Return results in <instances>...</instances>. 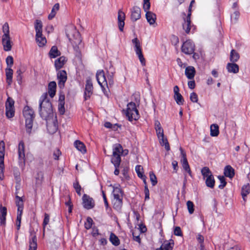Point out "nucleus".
<instances>
[{"mask_svg": "<svg viewBox=\"0 0 250 250\" xmlns=\"http://www.w3.org/2000/svg\"><path fill=\"white\" fill-rule=\"evenodd\" d=\"M195 74V69L193 66H188L186 68L185 75L188 79H192Z\"/></svg>", "mask_w": 250, "mask_h": 250, "instance_id": "obj_17", "label": "nucleus"}, {"mask_svg": "<svg viewBox=\"0 0 250 250\" xmlns=\"http://www.w3.org/2000/svg\"><path fill=\"white\" fill-rule=\"evenodd\" d=\"M64 104H59L58 110L61 115H63L65 112V108L64 106Z\"/></svg>", "mask_w": 250, "mask_h": 250, "instance_id": "obj_62", "label": "nucleus"}, {"mask_svg": "<svg viewBox=\"0 0 250 250\" xmlns=\"http://www.w3.org/2000/svg\"><path fill=\"white\" fill-rule=\"evenodd\" d=\"M125 114L130 121H136L139 119V112L134 103L130 102L127 104Z\"/></svg>", "mask_w": 250, "mask_h": 250, "instance_id": "obj_5", "label": "nucleus"}, {"mask_svg": "<svg viewBox=\"0 0 250 250\" xmlns=\"http://www.w3.org/2000/svg\"><path fill=\"white\" fill-rule=\"evenodd\" d=\"M4 163H0V180H2L4 179Z\"/></svg>", "mask_w": 250, "mask_h": 250, "instance_id": "obj_60", "label": "nucleus"}, {"mask_svg": "<svg viewBox=\"0 0 250 250\" xmlns=\"http://www.w3.org/2000/svg\"><path fill=\"white\" fill-rule=\"evenodd\" d=\"M190 100L193 103H197L198 102V96L195 92H192L190 95Z\"/></svg>", "mask_w": 250, "mask_h": 250, "instance_id": "obj_61", "label": "nucleus"}, {"mask_svg": "<svg viewBox=\"0 0 250 250\" xmlns=\"http://www.w3.org/2000/svg\"><path fill=\"white\" fill-rule=\"evenodd\" d=\"M239 16V12L237 10H235L231 16V20L234 21V22H236L238 20Z\"/></svg>", "mask_w": 250, "mask_h": 250, "instance_id": "obj_59", "label": "nucleus"}, {"mask_svg": "<svg viewBox=\"0 0 250 250\" xmlns=\"http://www.w3.org/2000/svg\"><path fill=\"white\" fill-rule=\"evenodd\" d=\"M66 34L69 40L75 48H76L82 42L80 34L75 27L71 26L66 30Z\"/></svg>", "mask_w": 250, "mask_h": 250, "instance_id": "obj_3", "label": "nucleus"}, {"mask_svg": "<svg viewBox=\"0 0 250 250\" xmlns=\"http://www.w3.org/2000/svg\"><path fill=\"white\" fill-rule=\"evenodd\" d=\"M220 182V185H219L218 187L220 189H223L226 185V182L225 181V178L222 176H219L218 177Z\"/></svg>", "mask_w": 250, "mask_h": 250, "instance_id": "obj_53", "label": "nucleus"}, {"mask_svg": "<svg viewBox=\"0 0 250 250\" xmlns=\"http://www.w3.org/2000/svg\"><path fill=\"white\" fill-rule=\"evenodd\" d=\"M174 243L173 241L169 242L165 241L161 245L160 248L162 250H171L173 248Z\"/></svg>", "mask_w": 250, "mask_h": 250, "instance_id": "obj_34", "label": "nucleus"}, {"mask_svg": "<svg viewBox=\"0 0 250 250\" xmlns=\"http://www.w3.org/2000/svg\"><path fill=\"white\" fill-rule=\"evenodd\" d=\"M201 173L204 178H207L208 177L212 176L211 171L208 167H204L201 170Z\"/></svg>", "mask_w": 250, "mask_h": 250, "instance_id": "obj_44", "label": "nucleus"}, {"mask_svg": "<svg viewBox=\"0 0 250 250\" xmlns=\"http://www.w3.org/2000/svg\"><path fill=\"white\" fill-rule=\"evenodd\" d=\"M108 76V82L105 78L104 73L103 70L98 71L96 74V78L98 82V83L101 86L102 90L104 94L107 96L108 93L105 89V87H108V83L109 85H111L113 84V76L115 73L114 70L111 71L110 72L107 71Z\"/></svg>", "mask_w": 250, "mask_h": 250, "instance_id": "obj_2", "label": "nucleus"}, {"mask_svg": "<svg viewBox=\"0 0 250 250\" xmlns=\"http://www.w3.org/2000/svg\"><path fill=\"white\" fill-rule=\"evenodd\" d=\"M150 0H143V9L146 12V17L147 22L150 24H154L156 20V15L151 11H149L150 7Z\"/></svg>", "mask_w": 250, "mask_h": 250, "instance_id": "obj_6", "label": "nucleus"}, {"mask_svg": "<svg viewBox=\"0 0 250 250\" xmlns=\"http://www.w3.org/2000/svg\"><path fill=\"white\" fill-rule=\"evenodd\" d=\"M74 146L75 147L83 153L86 152V150L85 145L82 142L77 140L74 142Z\"/></svg>", "mask_w": 250, "mask_h": 250, "instance_id": "obj_26", "label": "nucleus"}, {"mask_svg": "<svg viewBox=\"0 0 250 250\" xmlns=\"http://www.w3.org/2000/svg\"><path fill=\"white\" fill-rule=\"evenodd\" d=\"M35 29L36 31V41L40 47L44 46L47 41L42 35V23L41 20H36L35 22Z\"/></svg>", "mask_w": 250, "mask_h": 250, "instance_id": "obj_4", "label": "nucleus"}, {"mask_svg": "<svg viewBox=\"0 0 250 250\" xmlns=\"http://www.w3.org/2000/svg\"><path fill=\"white\" fill-rule=\"evenodd\" d=\"M34 118H25V127L26 132L30 134L33 126V121Z\"/></svg>", "mask_w": 250, "mask_h": 250, "instance_id": "obj_27", "label": "nucleus"}, {"mask_svg": "<svg viewBox=\"0 0 250 250\" xmlns=\"http://www.w3.org/2000/svg\"><path fill=\"white\" fill-rule=\"evenodd\" d=\"M18 155L19 163L21 165L24 164L25 153H24V144L22 141H21L18 146Z\"/></svg>", "mask_w": 250, "mask_h": 250, "instance_id": "obj_10", "label": "nucleus"}, {"mask_svg": "<svg viewBox=\"0 0 250 250\" xmlns=\"http://www.w3.org/2000/svg\"><path fill=\"white\" fill-rule=\"evenodd\" d=\"M93 84L90 79H87L86 81L85 91H84V99L87 100L90 98L93 93Z\"/></svg>", "mask_w": 250, "mask_h": 250, "instance_id": "obj_9", "label": "nucleus"}, {"mask_svg": "<svg viewBox=\"0 0 250 250\" xmlns=\"http://www.w3.org/2000/svg\"><path fill=\"white\" fill-rule=\"evenodd\" d=\"M39 113L42 119L46 121L53 119V112L52 106L47 98V93H43L40 99Z\"/></svg>", "mask_w": 250, "mask_h": 250, "instance_id": "obj_1", "label": "nucleus"}, {"mask_svg": "<svg viewBox=\"0 0 250 250\" xmlns=\"http://www.w3.org/2000/svg\"><path fill=\"white\" fill-rule=\"evenodd\" d=\"M123 153L122 146L119 144H116L113 146V154L121 155Z\"/></svg>", "mask_w": 250, "mask_h": 250, "instance_id": "obj_32", "label": "nucleus"}, {"mask_svg": "<svg viewBox=\"0 0 250 250\" xmlns=\"http://www.w3.org/2000/svg\"><path fill=\"white\" fill-rule=\"evenodd\" d=\"M93 220L91 218L88 217L86 219V221L84 224V227L86 229H89L92 225Z\"/></svg>", "mask_w": 250, "mask_h": 250, "instance_id": "obj_56", "label": "nucleus"}, {"mask_svg": "<svg viewBox=\"0 0 250 250\" xmlns=\"http://www.w3.org/2000/svg\"><path fill=\"white\" fill-rule=\"evenodd\" d=\"M16 204L18 207V210L22 211L23 208V203L22 199L18 195L16 196Z\"/></svg>", "mask_w": 250, "mask_h": 250, "instance_id": "obj_37", "label": "nucleus"}, {"mask_svg": "<svg viewBox=\"0 0 250 250\" xmlns=\"http://www.w3.org/2000/svg\"><path fill=\"white\" fill-rule=\"evenodd\" d=\"M2 32L3 35H6L7 36L9 35V27L7 22H5L2 26Z\"/></svg>", "mask_w": 250, "mask_h": 250, "instance_id": "obj_54", "label": "nucleus"}, {"mask_svg": "<svg viewBox=\"0 0 250 250\" xmlns=\"http://www.w3.org/2000/svg\"><path fill=\"white\" fill-rule=\"evenodd\" d=\"M49 55L51 58H55L60 56L61 52L59 51L57 46H53L49 52Z\"/></svg>", "mask_w": 250, "mask_h": 250, "instance_id": "obj_30", "label": "nucleus"}, {"mask_svg": "<svg viewBox=\"0 0 250 250\" xmlns=\"http://www.w3.org/2000/svg\"><path fill=\"white\" fill-rule=\"evenodd\" d=\"M132 42L134 46V50L136 53L142 51L141 43L137 38L132 39Z\"/></svg>", "mask_w": 250, "mask_h": 250, "instance_id": "obj_38", "label": "nucleus"}, {"mask_svg": "<svg viewBox=\"0 0 250 250\" xmlns=\"http://www.w3.org/2000/svg\"><path fill=\"white\" fill-rule=\"evenodd\" d=\"M181 49L185 54L190 55L194 51V45L191 41L187 40L183 43Z\"/></svg>", "mask_w": 250, "mask_h": 250, "instance_id": "obj_8", "label": "nucleus"}, {"mask_svg": "<svg viewBox=\"0 0 250 250\" xmlns=\"http://www.w3.org/2000/svg\"><path fill=\"white\" fill-rule=\"evenodd\" d=\"M59 86L62 88L64 86V83L67 80L66 72L64 70H60L57 73Z\"/></svg>", "mask_w": 250, "mask_h": 250, "instance_id": "obj_11", "label": "nucleus"}, {"mask_svg": "<svg viewBox=\"0 0 250 250\" xmlns=\"http://www.w3.org/2000/svg\"><path fill=\"white\" fill-rule=\"evenodd\" d=\"M109 240L111 243L114 246H117L120 244V240L119 238L113 233H111Z\"/></svg>", "mask_w": 250, "mask_h": 250, "instance_id": "obj_42", "label": "nucleus"}, {"mask_svg": "<svg viewBox=\"0 0 250 250\" xmlns=\"http://www.w3.org/2000/svg\"><path fill=\"white\" fill-rule=\"evenodd\" d=\"M215 180L213 176L208 177L206 180V184L207 187L213 188L214 186Z\"/></svg>", "mask_w": 250, "mask_h": 250, "instance_id": "obj_46", "label": "nucleus"}, {"mask_svg": "<svg viewBox=\"0 0 250 250\" xmlns=\"http://www.w3.org/2000/svg\"><path fill=\"white\" fill-rule=\"evenodd\" d=\"M224 174L226 177L232 178L234 175V169L230 166H227L224 169Z\"/></svg>", "mask_w": 250, "mask_h": 250, "instance_id": "obj_31", "label": "nucleus"}, {"mask_svg": "<svg viewBox=\"0 0 250 250\" xmlns=\"http://www.w3.org/2000/svg\"><path fill=\"white\" fill-rule=\"evenodd\" d=\"M7 214V208L5 207H0V223L1 225L5 224L6 216Z\"/></svg>", "mask_w": 250, "mask_h": 250, "instance_id": "obj_20", "label": "nucleus"}, {"mask_svg": "<svg viewBox=\"0 0 250 250\" xmlns=\"http://www.w3.org/2000/svg\"><path fill=\"white\" fill-rule=\"evenodd\" d=\"M5 144L3 141L0 142V163H4Z\"/></svg>", "mask_w": 250, "mask_h": 250, "instance_id": "obj_39", "label": "nucleus"}, {"mask_svg": "<svg viewBox=\"0 0 250 250\" xmlns=\"http://www.w3.org/2000/svg\"><path fill=\"white\" fill-rule=\"evenodd\" d=\"M22 213V211H17L16 226L18 230H19L20 229Z\"/></svg>", "mask_w": 250, "mask_h": 250, "instance_id": "obj_48", "label": "nucleus"}, {"mask_svg": "<svg viewBox=\"0 0 250 250\" xmlns=\"http://www.w3.org/2000/svg\"><path fill=\"white\" fill-rule=\"evenodd\" d=\"M113 199H123V192L119 187H114L113 190Z\"/></svg>", "mask_w": 250, "mask_h": 250, "instance_id": "obj_21", "label": "nucleus"}, {"mask_svg": "<svg viewBox=\"0 0 250 250\" xmlns=\"http://www.w3.org/2000/svg\"><path fill=\"white\" fill-rule=\"evenodd\" d=\"M239 55L235 50H232L230 54V61L233 62H237L239 59Z\"/></svg>", "mask_w": 250, "mask_h": 250, "instance_id": "obj_41", "label": "nucleus"}, {"mask_svg": "<svg viewBox=\"0 0 250 250\" xmlns=\"http://www.w3.org/2000/svg\"><path fill=\"white\" fill-rule=\"evenodd\" d=\"M190 16L191 14L188 13L186 19L184 20V23L183 24V29L185 30V32L188 34L190 30Z\"/></svg>", "mask_w": 250, "mask_h": 250, "instance_id": "obj_16", "label": "nucleus"}, {"mask_svg": "<svg viewBox=\"0 0 250 250\" xmlns=\"http://www.w3.org/2000/svg\"><path fill=\"white\" fill-rule=\"evenodd\" d=\"M141 11L140 7L134 6L131 10V19L135 21L141 18Z\"/></svg>", "mask_w": 250, "mask_h": 250, "instance_id": "obj_15", "label": "nucleus"}, {"mask_svg": "<svg viewBox=\"0 0 250 250\" xmlns=\"http://www.w3.org/2000/svg\"><path fill=\"white\" fill-rule=\"evenodd\" d=\"M227 68L229 73L235 74L239 72V66L237 64L234 63H228Z\"/></svg>", "mask_w": 250, "mask_h": 250, "instance_id": "obj_23", "label": "nucleus"}, {"mask_svg": "<svg viewBox=\"0 0 250 250\" xmlns=\"http://www.w3.org/2000/svg\"><path fill=\"white\" fill-rule=\"evenodd\" d=\"M56 83L54 81L51 82L48 84V92L51 98H53L56 94Z\"/></svg>", "mask_w": 250, "mask_h": 250, "instance_id": "obj_19", "label": "nucleus"}, {"mask_svg": "<svg viewBox=\"0 0 250 250\" xmlns=\"http://www.w3.org/2000/svg\"><path fill=\"white\" fill-rule=\"evenodd\" d=\"M158 139L159 140V143L161 144V145L162 146H164L165 149L167 151H169L170 150L169 145L168 142L167 138L164 137V135L163 136V137L158 138Z\"/></svg>", "mask_w": 250, "mask_h": 250, "instance_id": "obj_33", "label": "nucleus"}, {"mask_svg": "<svg viewBox=\"0 0 250 250\" xmlns=\"http://www.w3.org/2000/svg\"><path fill=\"white\" fill-rule=\"evenodd\" d=\"M5 74L6 77V82L9 85L12 83V78L13 71L11 68H6L5 69Z\"/></svg>", "mask_w": 250, "mask_h": 250, "instance_id": "obj_22", "label": "nucleus"}, {"mask_svg": "<svg viewBox=\"0 0 250 250\" xmlns=\"http://www.w3.org/2000/svg\"><path fill=\"white\" fill-rule=\"evenodd\" d=\"M182 167L190 175L191 174V171L189 167L187 160H185V161H181Z\"/></svg>", "mask_w": 250, "mask_h": 250, "instance_id": "obj_47", "label": "nucleus"}, {"mask_svg": "<svg viewBox=\"0 0 250 250\" xmlns=\"http://www.w3.org/2000/svg\"><path fill=\"white\" fill-rule=\"evenodd\" d=\"M125 18V13L121 10H119L118 13V24L119 29L121 31H123L124 30Z\"/></svg>", "mask_w": 250, "mask_h": 250, "instance_id": "obj_14", "label": "nucleus"}, {"mask_svg": "<svg viewBox=\"0 0 250 250\" xmlns=\"http://www.w3.org/2000/svg\"><path fill=\"white\" fill-rule=\"evenodd\" d=\"M46 126L48 132L50 133H54L57 130V125L53 123H50V121H46Z\"/></svg>", "mask_w": 250, "mask_h": 250, "instance_id": "obj_36", "label": "nucleus"}, {"mask_svg": "<svg viewBox=\"0 0 250 250\" xmlns=\"http://www.w3.org/2000/svg\"><path fill=\"white\" fill-rule=\"evenodd\" d=\"M156 131V134L158 138H160L161 137H163L164 134V131L162 128H158L155 129Z\"/></svg>", "mask_w": 250, "mask_h": 250, "instance_id": "obj_63", "label": "nucleus"}, {"mask_svg": "<svg viewBox=\"0 0 250 250\" xmlns=\"http://www.w3.org/2000/svg\"><path fill=\"white\" fill-rule=\"evenodd\" d=\"M187 206L189 214H191L194 212V205L192 202L188 201L187 202Z\"/></svg>", "mask_w": 250, "mask_h": 250, "instance_id": "obj_49", "label": "nucleus"}, {"mask_svg": "<svg viewBox=\"0 0 250 250\" xmlns=\"http://www.w3.org/2000/svg\"><path fill=\"white\" fill-rule=\"evenodd\" d=\"M250 193V186L249 184L244 185L241 189V195L244 201H246V196Z\"/></svg>", "mask_w": 250, "mask_h": 250, "instance_id": "obj_25", "label": "nucleus"}, {"mask_svg": "<svg viewBox=\"0 0 250 250\" xmlns=\"http://www.w3.org/2000/svg\"><path fill=\"white\" fill-rule=\"evenodd\" d=\"M113 208L117 209L120 210L123 205V199H113Z\"/></svg>", "mask_w": 250, "mask_h": 250, "instance_id": "obj_43", "label": "nucleus"}, {"mask_svg": "<svg viewBox=\"0 0 250 250\" xmlns=\"http://www.w3.org/2000/svg\"><path fill=\"white\" fill-rule=\"evenodd\" d=\"M50 220V216L49 215L46 213H45L44 214V218L43 219L42 225L43 229H44L45 226L48 224Z\"/></svg>", "mask_w": 250, "mask_h": 250, "instance_id": "obj_58", "label": "nucleus"}, {"mask_svg": "<svg viewBox=\"0 0 250 250\" xmlns=\"http://www.w3.org/2000/svg\"><path fill=\"white\" fill-rule=\"evenodd\" d=\"M37 247V238L35 235H31V238L29 241V250H36Z\"/></svg>", "mask_w": 250, "mask_h": 250, "instance_id": "obj_28", "label": "nucleus"}, {"mask_svg": "<svg viewBox=\"0 0 250 250\" xmlns=\"http://www.w3.org/2000/svg\"><path fill=\"white\" fill-rule=\"evenodd\" d=\"M83 206L84 208L89 209L93 208L94 206V202L92 198L86 194H84L83 197Z\"/></svg>", "mask_w": 250, "mask_h": 250, "instance_id": "obj_13", "label": "nucleus"}, {"mask_svg": "<svg viewBox=\"0 0 250 250\" xmlns=\"http://www.w3.org/2000/svg\"><path fill=\"white\" fill-rule=\"evenodd\" d=\"M111 161L114 167H119L121 161V155L112 154Z\"/></svg>", "mask_w": 250, "mask_h": 250, "instance_id": "obj_35", "label": "nucleus"}, {"mask_svg": "<svg viewBox=\"0 0 250 250\" xmlns=\"http://www.w3.org/2000/svg\"><path fill=\"white\" fill-rule=\"evenodd\" d=\"M6 62L8 66L7 68H11L13 64V58L12 56H9L6 59Z\"/></svg>", "mask_w": 250, "mask_h": 250, "instance_id": "obj_57", "label": "nucleus"}, {"mask_svg": "<svg viewBox=\"0 0 250 250\" xmlns=\"http://www.w3.org/2000/svg\"><path fill=\"white\" fill-rule=\"evenodd\" d=\"M174 234L177 236H181L182 231L179 227H176L174 230Z\"/></svg>", "mask_w": 250, "mask_h": 250, "instance_id": "obj_64", "label": "nucleus"}, {"mask_svg": "<svg viewBox=\"0 0 250 250\" xmlns=\"http://www.w3.org/2000/svg\"><path fill=\"white\" fill-rule=\"evenodd\" d=\"M149 177L152 186H155L157 183V178L153 172H149Z\"/></svg>", "mask_w": 250, "mask_h": 250, "instance_id": "obj_51", "label": "nucleus"}, {"mask_svg": "<svg viewBox=\"0 0 250 250\" xmlns=\"http://www.w3.org/2000/svg\"><path fill=\"white\" fill-rule=\"evenodd\" d=\"M23 114L25 118H34V111L28 106L24 107L23 110Z\"/></svg>", "mask_w": 250, "mask_h": 250, "instance_id": "obj_18", "label": "nucleus"}, {"mask_svg": "<svg viewBox=\"0 0 250 250\" xmlns=\"http://www.w3.org/2000/svg\"><path fill=\"white\" fill-rule=\"evenodd\" d=\"M2 44L3 49L5 51H9L12 48V42L10 35H3L2 36Z\"/></svg>", "mask_w": 250, "mask_h": 250, "instance_id": "obj_12", "label": "nucleus"}, {"mask_svg": "<svg viewBox=\"0 0 250 250\" xmlns=\"http://www.w3.org/2000/svg\"><path fill=\"white\" fill-rule=\"evenodd\" d=\"M136 54L138 56V57L139 59V60H140L141 64H142V65L145 66L146 65V60L143 56L142 51H141L140 52H137V53H136Z\"/></svg>", "mask_w": 250, "mask_h": 250, "instance_id": "obj_52", "label": "nucleus"}, {"mask_svg": "<svg viewBox=\"0 0 250 250\" xmlns=\"http://www.w3.org/2000/svg\"><path fill=\"white\" fill-rule=\"evenodd\" d=\"M174 99L176 103L178 105H183L184 103V100L182 95L179 93L177 94H174Z\"/></svg>", "mask_w": 250, "mask_h": 250, "instance_id": "obj_45", "label": "nucleus"}, {"mask_svg": "<svg viewBox=\"0 0 250 250\" xmlns=\"http://www.w3.org/2000/svg\"><path fill=\"white\" fill-rule=\"evenodd\" d=\"M73 187L75 188L76 192L79 195H81V187L79 185V182L76 181L75 182L73 183Z\"/></svg>", "mask_w": 250, "mask_h": 250, "instance_id": "obj_55", "label": "nucleus"}, {"mask_svg": "<svg viewBox=\"0 0 250 250\" xmlns=\"http://www.w3.org/2000/svg\"><path fill=\"white\" fill-rule=\"evenodd\" d=\"M66 61V59L63 56L60 57L59 58L57 59L55 62V66L56 69L58 70L62 68L64 64Z\"/></svg>", "mask_w": 250, "mask_h": 250, "instance_id": "obj_24", "label": "nucleus"}, {"mask_svg": "<svg viewBox=\"0 0 250 250\" xmlns=\"http://www.w3.org/2000/svg\"><path fill=\"white\" fill-rule=\"evenodd\" d=\"M135 170L139 178L144 175L143 174V168L141 165L136 166L135 167Z\"/></svg>", "mask_w": 250, "mask_h": 250, "instance_id": "obj_50", "label": "nucleus"}, {"mask_svg": "<svg viewBox=\"0 0 250 250\" xmlns=\"http://www.w3.org/2000/svg\"><path fill=\"white\" fill-rule=\"evenodd\" d=\"M14 101L8 97L5 102L6 116L8 118H12L15 114Z\"/></svg>", "mask_w": 250, "mask_h": 250, "instance_id": "obj_7", "label": "nucleus"}, {"mask_svg": "<svg viewBox=\"0 0 250 250\" xmlns=\"http://www.w3.org/2000/svg\"><path fill=\"white\" fill-rule=\"evenodd\" d=\"M60 5L59 3H56L53 7L51 12L48 15V18L49 20L52 19L56 15L57 12L59 10Z\"/></svg>", "mask_w": 250, "mask_h": 250, "instance_id": "obj_40", "label": "nucleus"}, {"mask_svg": "<svg viewBox=\"0 0 250 250\" xmlns=\"http://www.w3.org/2000/svg\"><path fill=\"white\" fill-rule=\"evenodd\" d=\"M210 134L212 137H216L219 135V126L217 124H212L210 126Z\"/></svg>", "mask_w": 250, "mask_h": 250, "instance_id": "obj_29", "label": "nucleus"}]
</instances>
